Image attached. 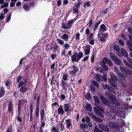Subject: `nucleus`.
<instances>
[{
  "mask_svg": "<svg viewBox=\"0 0 132 132\" xmlns=\"http://www.w3.org/2000/svg\"><path fill=\"white\" fill-rule=\"evenodd\" d=\"M5 18L4 14H3V13H1L0 14V19L1 20H2L4 19Z\"/></svg>",
  "mask_w": 132,
  "mask_h": 132,
  "instance_id": "49",
  "label": "nucleus"
},
{
  "mask_svg": "<svg viewBox=\"0 0 132 132\" xmlns=\"http://www.w3.org/2000/svg\"><path fill=\"white\" fill-rule=\"evenodd\" d=\"M8 111L9 112H11L12 111V104L11 102H10L8 106Z\"/></svg>",
  "mask_w": 132,
  "mask_h": 132,
  "instance_id": "22",
  "label": "nucleus"
},
{
  "mask_svg": "<svg viewBox=\"0 0 132 132\" xmlns=\"http://www.w3.org/2000/svg\"><path fill=\"white\" fill-rule=\"evenodd\" d=\"M5 93V91L3 87H1L0 90V97H2Z\"/></svg>",
  "mask_w": 132,
  "mask_h": 132,
  "instance_id": "28",
  "label": "nucleus"
},
{
  "mask_svg": "<svg viewBox=\"0 0 132 132\" xmlns=\"http://www.w3.org/2000/svg\"><path fill=\"white\" fill-rule=\"evenodd\" d=\"M101 66L102 69L100 70V72H103V71H106L108 70V67L105 64H102Z\"/></svg>",
  "mask_w": 132,
  "mask_h": 132,
  "instance_id": "17",
  "label": "nucleus"
},
{
  "mask_svg": "<svg viewBox=\"0 0 132 132\" xmlns=\"http://www.w3.org/2000/svg\"><path fill=\"white\" fill-rule=\"evenodd\" d=\"M86 98L88 100H90L91 98V96L89 93H87L85 95Z\"/></svg>",
  "mask_w": 132,
  "mask_h": 132,
  "instance_id": "38",
  "label": "nucleus"
},
{
  "mask_svg": "<svg viewBox=\"0 0 132 132\" xmlns=\"http://www.w3.org/2000/svg\"><path fill=\"white\" fill-rule=\"evenodd\" d=\"M59 130L58 128H57L53 126L52 129L51 131L53 132H59Z\"/></svg>",
  "mask_w": 132,
  "mask_h": 132,
  "instance_id": "33",
  "label": "nucleus"
},
{
  "mask_svg": "<svg viewBox=\"0 0 132 132\" xmlns=\"http://www.w3.org/2000/svg\"><path fill=\"white\" fill-rule=\"evenodd\" d=\"M94 132H102V131L98 128H95L94 130Z\"/></svg>",
  "mask_w": 132,
  "mask_h": 132,
  "instance_id": "55",
  "label": "nucleus"
},
{
  "mask_svg": "<svg viewBox=\"0 0 132 132\" xmlns=\"http://www.w3.org/2000/svg\"><path fill=\"white\" fill-rule=\"evenodd\" d=\"M127 60L129 61V63L130 64H128L127 61L125 60H123V62L127 66L129 67V68L132 69V60H131L130 59L128 58H127Z\"/></svg>",
  "mask_w": 132,
  "mask_h": 132,
  "instance_id": "10",
  "label": "nucleus"
},
{
  "mask_svg": "<svg viewBox=\"0 0 132 132\" xmlns=\"http://www.w3.org/2000/svg\"><path fill=\"white\" fill-rule=\"evenodd\" d=\"M58 43L62 45H63L64 43V42L62 40L59 39H56Z\"/></svg>",
  "mask_w": 132,
  "mask_h": 132,
  "instance_id": "45",
  "label": "nucleus"
},
{
  "mask_svg": "<svg viewBox=\"0 0 132 132\" xmlns=\"http://www.w3.org/2000/svg\"><path fill=\"white\" fill-rule=\"evenodd\" d=\"M110 56L111 59L113 61H114L117 58L113 54L111 53L110 54Z\"/></svg>",
  "mask_w": 132,
  "mask_h": 132,
  "instance_id": "36",
  "label": "nucleus"
},
{
  "mask_svg": "<svg viewBox=\"0 0 132 132\" xmlns=\"http://www.w3.org/2000/svg\"><path fill=\"white\" fill-rule=\"evenodd\" d=\"M110 109L113 112L115 113H118L119 112V111L118 109H117L116 108H114L113 107H111L110 106L109 107Z\"/></svg>",
  "mask_w": 132,
  "mask_h": 132,
  "instance_id": "25",
  "label": "nucleus"
},
{
  "mask_svg": "<svg viewBox=\"0 0 132 132\" xmlns=\"http://www.w3.org/2000/svg\"><path fill=\"white\" fill-rule=\"evenodd\" d=\"M106 30V28L104 24H102L101 25L100 28V31H105Z\"/></svg>",
  "mask_w": 132,
  "mask_h": 132,
  "instance_id": "30",
  "label": "nucleus"
},
{
  "mask_svg": "<svg viewBox=\"0 0 132 132\" xmlns=\"http://www.w3.org/2000/svg\"><path fill=\"white\" fill-rule=\"evenodd\" d=\"M58 113L61 115L63 114L64 113V111L63 110V106L62 105H60L59 108L58 109Z\"/></svg>",
  "mask_w": 132,
  "mask_h": 132,
  "instance_id": "16",
  "label": "nucleus"
},
{
  "mask_svg": "<svg viewBox=\"0 0 132 132\" xmlns=\"http://www.w3.org/2000/svg\"><path fill=\"white\" fill-rule=\"evenodd\" d=\"M60 127H61V131H62L63 129H64V125L61 124L60 126Z\"/></svg>",
  "mask_w": 132,
  "mask_h": 132,
  "instance_id": "63",
  "label": "nucleus"
},
{
  "mask_svg": "<svg viewBox=\"0 0 132 132\" xmlns=\"http://www.w3.org/2000/svg\"><path fill=\"white\" fill-rule=\"evenodd\" d=\"M92 83L93 85L95 86L96 87H98L99 85L95 81L93 80L92 82Z\"/></svg>",
  "mask_w": 132,
  "mask_h": 132,
  "instance_id": "43",
  "label": "nucleus"
},
{
  "mask_svg": "<svg viewBox=\"0 0 132 132\" xmlns=\"http://www.w3.org/2000/svg\"><path fill=\"white\" fill-rule=\"evenodd\" d=\"M108 60L106 58H104L102 60V62L104 64H105L106 63H107Z\"/></svg>",
  "mask_w": 132,
  "mask_h": 132,
  "instance_id": "46",
  "label": "nucleus"
},
{
  "mask_svg": "<svg viewBox=\"0 0 132 132\" xmlns=\"http://www.w3.org/2000/svg\"><path fill=\"white\" fill-rule=\"evenodd\" d=\"M109 125L110 127L113 128H117L118 127L117 124L112 122H110Z\"/></svg>",
  "mask_w": 132,
  "mask_h": 132,
  "instance_id": "20",
  "label": "nucleus"
},
{
  "mask_svg": "<svg viewBox=\"0 0 132 132\" xmlns=\"http://www.w3.org/2000/svg\"><path fill=\"white\" fill-rule=\"evenodd\" d=\"M73 68L74 69L72 71H70L69 72L70 75L72 76L78 70V69L76 68L74 65L73 66Z\"/></svg>",
  "mask_w": 132,
  "mask_h": 132,
  "instance_id": "19",
  "label": "nucleus"
},
{
  "mask_svg": "<svg viewBox=\"0 0 132 132\" xmlns=\"http://www.w3.org/2000/svg\"><path fill=\"white\" fill-rule=\"evenodd\" d=\"M113 49L117 52H119L120 48L119 46L117 45H115L113 46Z\"/></svg>",
  "mask_w": 132,
  "mask_h": 132,
  "instance_id": "37",
  "label": "nucleus"
},
{
  "mask_svg": "<svg viewBox=\"0 0 132 132\" xmlns=\"http://www.w3.org/2000/svg\"><path fill=\"white\" fill-rule=\"evenodd\" d=\"M87 126V125L86 124L83 123L81 124L80 125V127L82 129H84Z\"/></svg>",
  "mask_w": 132,
  "mask_h": 132,
  "instance_id": "39",
  "label": "nucleus"
},
{
  "mask_svg": "<svg viewBox=\"0 0 132 132\" xmlns=\"http://www.w3.org/2000/svg\"><path fill=\"white\" fill-rule=\"evenodd\" d=\"M80 3L79 2L77 4H76L75 5L74 7H75L76 8H78L79 6L80 5Z\"/></svg>",
  "mask_w": 132,
  "mask_h": 132,
  "instance_id": "62",
  "label": "nucleus"
},
{
  "mask_svg": "<svg viewBox=\"0 0 132 132\" xmlns=\"http://www.w3.org/2000/svg\"><path fill=\"white\" fill-rule=\"evenodd\" d=\"M108 35V34L107 33L103 35L102 37L100 39L101 40V41H104L105 39L106 38Z\"/></svg>",
  "mask_w": 132,
  "mask_h": 132,
  "instance_id": "35",
  "label": "nucleus"
},
{
  "mask_svg": "<svg viewBox=\"0 0 132 132\" xmlns=\"http://www.w3.org/2000/svg\"><path fill=\"white\" fill-rule=\"evenodd\" d=\"M27 102V101L26 100H20L19 102V105L18 106V111L19 112L20 111V104L22 103L24 104Z\"/></svg>",
  "mask_w": 132,
  "mask_h": 132,
  "instance_id": "18",
  "label": "nucleus"
},
{
  "mask_svg": "<svg viewBox=\"0 0 132 132\" xmlns=\"http://www.w3.org/2000/svg\"><path fill=\"white\" fill-rule=\"evenodd\" d=\"M98 96L100 97L102 101L105 105H109V104H109H110V102L107 101L102 94H99Z\"/></svg>",
  "mask_w": 132,
  "mask_h": 132,
  "instance_id": "6",
  "label": "nucleus"
},
{
  "mask_svg": "<svg viewBox=\"0 0 132 132\" xmlns=\"http://www.w3.org/2000/svg\"><path fill=\"white\" fill-rule=\"evenodd\" d=\"M56 56V55L55 54H52L51 55V57L53 60L54 59Z\"/></svg>",
  "mask_w": 132,
  "mask_h": 132,
  "instance_id": "59",
  "label": "nucleus"
},
{
  "mask_svg": "<svg viewBox=\"0 0 132 132\" xmlns=\"http://www.w3.org/2000/svg\"><path fill=\"white\" fill-rule=\"evenodd\" d=\"M109 98L111 101V103H114L116 105L118 106L119 105L118 102L116 99L115 97L113 95H111Z\"/></svg>",
  "mask_w": 132,
  "mask_h": 132,
  "instance_id": "8",
  "label": "nucleus"
},
{
  "mask_svg": "<svg viewBox=\"0 0 132 132\" xmlns=\"http://www.w3.org/2000/svg\"><path fill=\"white\" fill-rule=\"evenodd\" d=\"M73 20H71L69 21L67 23V26L68 29L70 28L71 27V24L73 22Z\"/></svg>",
  "mask_w": 132,
  "mask_h": 132,
  "instance_id": "32",
  "label": "nucleus"
},
{
  "mask_svg": "<svg viewBox=\"0 0 132 132\" xmlns=\"http://www.w3.org/2000/svg\"><path fill=\"white\" fill-rule=\"evenodd\" d=\"M80 34L79 33L76 34V40L77 41H78L80 39Z\"/></svg>",
  "mask_w": 132,
  "mask_h": 132,
  "instance_id": "42",
  "label": "nucleus"
},
{
  "mask_svg": "<svg viewBox=\"0 0 132 132\" xmlns=\"http://www.w3.org/2000/svg\"><path fill=\"white\" fill-rule=\"evenodd\" d=\"M86 5L88 6H90V2H88L87 3H85L84 4V7H85Z\"/></svg>",
  "mask_w": 132,
  "mask_h": 132,
  "instance_id": "53",
  "label": "nucleus"
},
{
  "mask_svg": "<svg viewBox=\"0 0 132 132\" xmlns=\"http://www.w3.org/2000/svg\"><path fill=\"white\" fill-rule=\"evenodd\" d=\"M4 0H0V4H3L1 6V9L4 8L5 7H8L9 3L7 2L4 3Z\"/></svg>",
  "mask_w": 132,
  "mask_h": 132,
  "instance_id": "12",
  "label": "nucleus"
},
{
  "mask_svg": "<svg viewBox=\"0 0 132 132\" xmlns=\"http://www.w3.org/2000/svg\"><path fill=\"white\" fill-rule=\"evenodd\" d=\"M104 126L105 125L101 124H100L98 125L99 127L102 130L103 129Z\"/></svg>",
  "mask_w": 132,
  "mask_h": 132,
  "instance_id": "58",
  "label": "nucleus"
},
{
  "mask_svg": "<svg viewBox=\"0 0 132 132\" xmlns=\"http://www.w3.org/2000/svg\"><path fill=\"white\" fill-rule=\"evenodd\" d=\"M90 46L87 45L86 46V48L84 50L85 54V55H87L90 52Z\"/></svg>",
  "mask_w": 132,
  "mask_h": 132,
  "instance_id": "15",
  "label": "nucleus"
},
{
  "mask_svg": "<svg viewBox=\"0 0 132 132\" xmlns=\"http://www.w3.org/2000/svg\"><path fill=\"white\" fill-rule=\"evenodd\" d=\"M127 44L129 46V49L131 51L130 54V56L132 57V43L129 41L128 40L127 42Z\"/></svg>",
  "mask_w": 132,
  "mask_h": 132,
  "instance_id": "14",
  "label": "nucleus"
},
{
  "mask_svg": "<svg viewBox=\"0 0 132 132\" xmlns=\"http://www.w3.org/2000/svg\"><path fill=\"white\" fill-rule=\"evenodd\" d=\"M110 75L111 78L109 79V81L112 86L115 87L117 86V84L115 82V81L117 80V79L113 73H110Z\"/></svg>",
  "mask_w": 132,
  "mask_h": 132,
  "instance_id": "2",
  "label": "nucleus"
},
{
  "mask_svg": "<svg viewBox=\"0 0 132 132\" xmlns=\"http://www.w3.org/2000/svg\"><path fill=\"white\" fill-rule=\"evenodd\" d=\"M114 70L116 71V73L119 75L121 77H122L123 78H124V76H123V75H122L121 74L119 71V69L117 67H114Z\"/></svg>",
  "mask_w": 132,
  "mask_h": 132,
  "instance_id": "21",
  "label": "nucleus"
},
{
  "mask_svg": "<svg viewBox=\"0 0 132 132\" xmlns=\"http://www.w3.org/2000/svg\"><path fill=\"white\" fill-rule=\"evenodd\" d=\"M69 47V45L68 44L66 43L64 45V47L66 49H68V48Z\"/></svg>",
  "mask_w": 132,
  "mask_h": 132,
  "instance_id": "61",
  "label": "nucleus"
},
{
  "mask_svg": "<svg viewBox=\"0 0 132 132\" xmlns=\"http://www.w3.org/2000/svg\"><path fill=\"white\" fill-rule=\"evenodd\" d=\"M61 38L65 40H67L68 39V35L66 34H64L61 37Z\"/></svg>",
  "mask_w": 132,
  "mask_h": 132,
  "instance_id": "26",
  "label": "nucleus"
},
{
  "mask_svg": "<svg viewBox=\"0 0 132 132\" xmlns=\"http://www.w3.org/2000/svg\"><path fill=\"white\" fill-rule=\"evenodd\" d=\"M107 63L110 66H112V64L111 61L109 60H108V61L107 62Z\"/></svg>",
  "mask_w": 132,
  "mask_h": 132,
  "instance_id": "57",
  "label": "nucleus"
},
{
  "mask_svg": "<svg viewBox=\"0 0 132 132\" xmlns=\"http://www.w3.org/2000/svg\"><path fill=\"white\" fill-rule=\"evenodd\" d=\"M119 43L122 46L124 45V43L123 41L121 39H120L119 41Z\"/></svg>",
  "mask_w": 132,
  "mask_h": 132,
  "instance_id": "52",
  "label": "nucleus"
},
{
  "mask_svg": "<svg viewBox=\"0 0 132 132\" xmlns=\"http://www.w3.org/2000/svg\"><path fill=\"white\" fill-rule=\"evenodd\" d=\"M120 69L121 71L122 72H125L129 74H130L131 73V72L129 69L122 66H120Z\"/></svg>",
  "mask_w": 132,
  "mask_h": 132,
  "instance_id": "7",
  "label": "nucleus"
},
{
  "mask_svg": "<svg viewBox=\"0 0 132 132\" xmlns=\"http://www.w3.org/2000/svg\"><path fill=\"white\" fill-rule=\"evenodd\" d=\"M128 30L129 32L131 34H132V29L130 28H128Z\"/></svg>",
  "mask_w": 132,
  "mask_h": 132,
  "instance_id": "64",
  "label": "nucleus"
},
{
  "mask_svg": "<svg viewBox=\"0 0 132 132\" xmlns=\"http://www.w3.org/2000/svg\"><path fill=\"white\" fill-rule=\"evenodd\" d=\"M73 10L74 12L75 13H77L78 12V8H76L75 7H73Z\"/></svg>",
  "mask_w": 132,
  "mask_h": 132,
  "instance_id": "51",
  "label": "nucleus"
},
{
  "mask_svg": "<svg viewBox=\"0 0 132 132\" xmlns=\"http://www.w3.org/2000/svg\"><path fill=\"white\" fill-rule=\"evenodd\" d=\"M71 124L70 122H68L67 124V128L69 129L70 128V127L71 126Z\"/></svg>",
  "mask_w": 132,
  "mask_h": 132,
  "instance_id": "56",
  "label": "nucleus"
},
{
  "mask_svg": "<svg viewBox=\"0 0 132 132\" xmlns=\"http://www.w3.org/2000/svg\"><path fill=\"white\" fill-rule=\"evenodd\" d=\"M83 53L81 52L78 54L75 53L71 57V59L72 61H78L83 56Z\"/></svg>",
  "mask_w": 132,
  "mask_h": 132,
  "instance_id": "3",
  "label": "nucleus"
},
{
  "mask_svg": "<svg viewBox=\"0 0 132 132\" xmlns=\"http://www.w3.org/2000/svg\"><path fill=\"white\" fill-rule=\"evenodd\" d=\"M103 87L104 89H107L109 91H110L113 93H115L114 90L112 88V87L109 86L108 85L105 84L104 85L102 84Z\"/></svg>",
  "mask_w": 132,
  "mask_h": 132,
  "instance_id": "9",
  "label": "nucleus"
},
{
  "mask_svg": "<svg viewBox=\"0 0 132 132\" xmlns=\"http://www.w3.org/2000/svg\"><path fill=\"white\" fill-rule=\"evenodd\" d=\"M106 76V75L104 74V77H103L100 75L98 74L97 75H96V80L98 82H100L101 81H103V80L106 81L107 80V79L105 77Z\"/></svg>",
  "mask_w": 132,
  "mask_h": 132,
  "instance_id": "5",
  "label": "nucleus"
},
{
  "mask_svg": "<svg viewBox=\"0 0 132 132\" xmlns=\"http://www.w3.org/2000/svg\"><path fill=\"white\" fill-rule=\"evenodd\" d=\"M100 21H99L97 22L95 24V26H94V29L95 30L97 27L100 24Z\"/></svg>",
  "mask_w": 132,
  "mask_h": 132,
  "instance_id": "48",
  "label": "nucleus"
},
{
  "mask_svg": "<svg viewBox=\"0 0 132 132\" xmlns=\"http://www.w3.org/2000/svg\"><path fill=\"white\" fill-rule=\"evenodd\" d=\"M32 109H33V106L31 104L30 105V111L31 113L30 116L32 115Z\"/></svg>",
  "mask_w": 132,
  "mask_h": 132,
  "instance_id": "54",
  "label": "nucleus"
},
{
  "mask_svg": "<svg viewBox=\"0 0 132 132\" xmlns=\"http://www.w3.org/2000/svg\"><path fill=\"white\" fill-rule=\"evenodd\" d=\"M39 103L37 102L36 114V116H38L39 115Z\"/></svg>",
  "mask_w": 132,
  "mask_h": 132,
  "instance_id": "34",
  "label": "nucleus"
},
{
  "mask_svg": "<svg viewBox=\"0 0 132 132\" xmlns=\"http://www.w3.org/2000/svg\"><path fill=\"white\" fill-rule=\"evenodd\" d=\"M23 7L25 10L27 11H28L29 10V7L27 4H24L23 6Z\"/></svg>",
  "mask_w": 132,
  "mask_h": 132,
  "instance_id": "27",
  "label": "nucleus"
},
{
  "mask_svg": "<svg viewBox=\"0 0 132 132\" xmlns=\"http://www.w3.org/2000/svg\"><path fill=\"white\" fill-rule=\"evenodd\" d=\"M64 107L65 109V111H71L72 110L70 108V105L69 104H64Z\"/></svg>",
  "mask_w": 132,
  "mask_h": 132,
  "instance_id": "13",
  "label": "nucleus"
},
{
  "mask_svg": "<svg viewBox=\"0 0 132 132\" xmlns=\"http://www.w3.org/2000/svg\"><path fill=\"white\" fill-rule=\"evenodd\" d=\"M121 54L120 52H119L118 54V56H121V55H122L126 57H128V53L124 49L122 48H121Z\"/></svg>",
  "mask_w": 132,
  "mask_h": 132,
  "instance_id": "11",
  "label": "nucleus"
},
{
  "mask_svg": "<svg viewBox=\"0 0 132 132\" xmlns=\"http://www.w3.org/2000/svg\"><path fill=\"white\" fill-rule=\"evenodd\" d=\"M25 83L24 82H21L19 83V87H21L20 89V91L21 92L24 93L27 91V89L25 87Z\"/></svg>",
  "mask_w": 132,
  "mask_h": 132,
  "instance_id": "4",
  "label": "nucleus"
},
{
  "mask_svg": "<svg viewBox=\"0 0 132 132\" xmlns=\"http://www.w3.org/2000/svg\"><path fill=\"white\" fill-rule=\"evenodd\" d=\"M57 46L55 45L52 46L51 48V51L53 52H55L57 50Z\"/></svg>",
  "mask_w": 132,
  "mask_h": 132,
  "instance_id": "29",
  "label": "nucleus"
},
{
  "mask_svg": "<svg viewBox=\"0 0 132 132\" xmlns=\"http://www.w3.org/2000/svg\"><path fill=\"white\" fill-rule=\"evenodd\" d=\"M62 28L65 29H68L67 25L64 23H63L62 26Z\"/></svg>",
  "mask_w": 132,
  "mask_h": 132,
  "instance_id": "50",
  "label": "nucleus"
},
{
  "mask_svg": "<svg viewBox=\"0 0 132 132\" xmlns=\"http://www.w3.org/2000/svg\"><path fill=\"white\" fill-rule=\"evenodd\" d=\"M85 108L86 110L89 111H90L92 109V108L90 104L87 103L86 106Z\"/></svg>",
  "mask_w": 132,
  "mask_h": 132,
  "instance_id": "23",
  "label": "nucleus"
},
{
  "mask_svg": "<svg viewBox=\"0 0 132 132\" xmlns=\"http://www.w3.org/2000/svg\"><path fill=\"white\" fill-rule=\"evenodd\" d=\"M68 77V75L67 74H64L63 77V79L64 80H66Z\"/></svg>",
  "mask_w": 132,
  "mask_h": 132,
  "instance_id": "44",
  "label": "nucleus"
},
{
  "mask_svg": "<svg viewBox=\"0 0 132 132\" xmlns=\"http://www.w3.org/2000/svg\"><path fill=\"white\" fill-rule=\"evenodd\" d=\"M94 113L96 115L100 114V112L96 107H95L94 108Z\"/></svg>",
  "mask_w": 132,
  "mask_h": 132,
  "instance_id": "31",
  "label": "nucleus"
},
{
  "mask_svg": "<svg viewBox=\"0 0 132 132\" xmlns=\"http://www.w3.org/2000/svg\"><path fill=\"white\" fill-rule=\"evenodd\" d=\"M94 98L95 101V105L101 111H103L105 108L101 105L100 103V101L98 98L97 96H94Z\"/></svg>",
  "mask_w": 132,
  "mask_h": 132,
  "instance_id": "1",
  "label": "nucleus"
},
{
  "mask_svg": "<svg viewBox=\"0 0 132 132\" xmlns=\"http://www.w3.org/2000/svg\"><path fill=\"white\" fill-rule=\"evenodd\" d=\"M114 61L118 65H119L121 63V61L119 59L117 58L114 60Z\"/></svg>",
  "mask_w": 132,
  "mask_h": 132,
  "instance_id": "40",
  "label": "nucleus"
},
{
  "mask_svg": "<svg viewBox=\"0 0 132 132\" xmlns=\"http://www.w3.org/2000/svg\"><path fill=\"white\" fill-rule=\"evenodd\" d=\"M102 130L105 131H109V128L105 126H104Z\"/></svg>",
  "mask_w": 132,
  "mask_h": 132,
  "instance_id": "41",
  "label": "nucleus"
},
{
  "mask_svg": "<svg viewBox=\"0 0 132 132\" xmlns=\"http://www.w3.org/2000/svg\"><path fill=\"white\" fill-rule=\"evenodd\" d=\"M11 14H10L7 17V20L6 22L7 23L9 22L11 18Z\"/></svg>",
  "mask_w": 132,
  "mask_h": 132,
  "instance_id": "47",
  "label": "nucleus"
},
{
  "mask_svg": "<svg viewBox=\"0 0 132 132\" xmlns=\"http://www.w3.org/2000/svg\"><path fill=\"white\" fill-rule=\"evenodd\" d=\"M60 85L64 89H65V86L66 85V83L65 81L62 80L61 81Z\"/></svg>",
  "mask_w": 132,
  "mask_h": 132,
  "instance_id": "24",
  "label": "nucleus"
},
{
  "mask_svg": "<svg viewBox=\"0 0 132 132\" xmlns=\"http://www.w3.org/2000/svg\"><path fill=\"white\" fill-rule=\"evenodd\" d=\"M90 121V119L89 117H86V123L89 122Z\"/></svg>",
  "mask_w": 132,
  "mask_h": 132,
  "instance_id": "60",
  "label": "nucleus"
}]
</instances>
